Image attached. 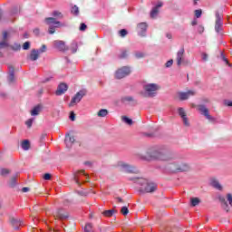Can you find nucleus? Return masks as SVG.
<instances>
[{"label":"nucleus","mask_w":232,"mask_h":232,"mask_svg":"<svg viewBox=\"0 0 232 232\" xmlns=\"http://www.w3.org/2000/svg\"><path fill=\"white\" fill-rule=\"evenodd\" d=\"M148 160H169V155L166 150L159 147H152L147 150Z\"/></svg>","instance_id":"f257e3e1"},{"label":"nucleus","mask_w":232,"mask_h":232,"mask_svg":"<svg viewBox=\"0 0 232 232\" xmlns=\"http://www.w3.org/2000/svg\"><path fill=\"white\" fill-rule=\"evenodd\" d=\"M136 184H139L140 186V193H153V191L157 190V184L153 182H150L146 179H137L135 180Z\"/></svg>","instance_id":"f03ea898"},{"label":"nucleus","mask_w":232,"mask_h":232,"mask_svg":"<svg viewBox=\"0 0 232 232\" xmlns=\"http://www.w3.org/2000/svg\"><path fill=\"white\" fill-rule=\"evenodd\" d=\"M45 24H48V32L51 34H55V28H61V26H63V24H61V22L57 21V19L53 17L45 18Z\"/></svg>","instance_id":"7ed1b4c3"},{"label":"nucleus","mask_w":232,"mask_h":232,"mask_svg":"<svg viewBox=\"0 0 232 232\" xmlns=\"http://www.w3.org/2000/svg\"><path fill=\"white\" fill-rule=\"evenodd\" d=\"M143 89L146 92L147 97H155L160 87L157 83H148L143 86Z\"/></svg>","instance_id":"20e7f679"},{"label":"nucleus","mask_w":232,"mask_h":232,"mask_svg":"<svg viewBox=\"0 0 232 232\" xmlns=\"http://www.w3.org/2000/svg\"><path fill=\"white\" fill-rule=\"evenodd\" d=\"M73 179L76 184L80 186L82 182H88L90 176L84 170H78L74 173Z\"/></svg>","instance_id":"39448f33"},{"label":"nucleus","mask_w":232,"mask_h":232,"mask_svg":"<svg viewBox=\"0 0 232 232\" xmlns=\"http://www.w3.org/2000/svg\"><path fill=\"white\" fill-rule=\"evenodd\" d=\"M84 95H86V90H81L80 92H78L74 97L71 100V102L69 103V106H75V104H79V102H81V101H82V97H84Z\"/></svg>","instance_id":"423d86ee"},{"label":"nucleus","mask_w":232,"mask_h":232,"mask_svg":"<svg viewBox=\"0 0 232 232\" xmlns=\"http://www.w3.org/2000/svg\"><path fill=\"white\" fill-rule=\"evenodd\" d=\"M118 168H121L125 173H137V169L124 161L118 162Z\"/></svg>","instance_id":"0eeeda50"},{"label":"nucleus","mask_w":232,"mask_h":232,"mask_svg":"<svg viewBox=\"0 0 232 232\" xmlns=\"http://www.w3.org/2000/svg\"><path fill=\"white\" fill-rule=\"evenodd\" d=\"M44 52H46V45L42 46V48L38 50L33 49L30 53L31 61H37L39 59V55L41 53H44Z\"/></svg>","instance_id":"6e6552de"},{"label":"nucleus","mask_w":232,"mask_h":232,"mask_svg":"<svg viewBox=\"0 0 232 232\" xmlns=\"http://www.w3.org/2000/svg\"><path fill=\"white\" fill-rule=\"evenodd\" d=\"M130 73H131L130 67H122L116 71L115 77L116 79H124V77L130 75Z\"/></svg>","instance_id":"1a4fd4ad"},{"label":"nucleus","mask_w":232,"mask_h":232,"mask_svg":"<svg viewBox=\"0 0 232 232\" xmlns=\"http://www.w3.org/2000/svg\"><path fill=\"white\" fill-rule=\"evenodd\" d=\"M198 110L200 111L201 115H204L206 119H208V121H210V122H215V118L209 115V110H208L206 106L198 105Z\"/></svg>","instance_id":"9d476101"},{"label":"nucleus","mask_w":232,"mask_h":232,"mask_svg":"<svg viewBox=\"0 0 232 232\" xmlns=\"http://www.w3.org/2000/svg\"><path fill=\"white\" fill-rule=\"evenodd\" d=\"M169 168H174V171H189V165L186 163H172L169 165Z\"/></svg>","instance_id":"9b49d317"},{"label":"nucleus","mask_w":232,"mask_h":232,"mask_svg":"<svg viewBox=\"0 0 232 232\" xmlns=\"http://www.w3.org/2000/svg\"><path fill=\"white\" fill-rule=\"evenodd\" d=\"M224 24V22H222V15L218 13V11L216 12V24H215V30L218 34H220L222 32V26Z\"/></svg>","instance_id":"f8f14e48"},{"label":"nucleus","mask_w":232,"mask_h":232,"mask_svg":"<svg viewBox=\"0 0 232 232\" xmlns=\"http://www.w3.org/2000/svg\"><path fill=\"white\" fill-rule=\"evenodd\" d=\"M178 113L179 117H181L183 121V124L185 126H189V121L188 120V116L186 115V111H184V108L180 107L178 109Z\"/></svg>","instance_id":"ddd939ff"},{"label":"nucleus","mask_w":232,"mask_h":232,"mask_svg":"<svg viewBox=\"0 0 232 232\" xmlns=\"http://www.w3.org/2000/svg\"><path fill=\"white\" fill-rule=\"evenodd\" d=\"M54 218H59L60 220H64L68 218V213L64 211V209L60 208L53 214Z\"/></svg>","instance_id":"4468645a"},{"label":"nucleus","mask_w":232,"mask_h":232,"mask_svg":"<svg viewBox=\"0 0 232 232\" xmlns=\"http://www.w3.org/2000/svg\"><path fill=\"white\" fill-rule=\"evenodd\" d=\"M137 28H138L139 35H140L141 37H144V35H146V31L148 30V24L140 23Z\"/></svg>","instance_id":"2eb2a0df"},{"label":"nucleus","mask_w":232,"mask_h":232,"mask_svg":"<svg viewBox=\"0 0 232 232\" xmlns=\"http://www.w3.org/2000/svg\"><path fill=\"white\" fill-rule=\"evenodd\" d=\"M177 64L178 66H180L181 64H184V47H181L179 52L177 53Z\"/></svg>","instance_id":"dca6fc26"},{"label":"nucleus","mask_w":232,"mask_h":232,"mask_svg":"<svg viewBox=\"0 0 232 232\" xmlns=\"http://www.w3.org/2000/svg\"><path fill=\"white\" fill-rule=\"evenodd\" d=\"M68 91V85L66 83H60L55 92L56 95H63Z\"/></svg>","instance_id":"f3484780"},{"label":"nucleus","mask_w":232,"mask_h":232,"mask_svg":"<svg viewBox=\"0 0 232 232\" xmlns=\"http://www.w3.org/2000/svg\"><path fill=\"white\" fill-rule=\"evenodd\" d=\"M53 46L54 48H56V50H59L60 52H64L65 50H68V48H66V44L63 41H54Z\"/></svg>","instance_id":"a211bd4d"},{"label":"nucleus","mask_w":232,"mask_h":232,"mask_svg":"<svg viewBox=\"0 0 232 232\" xmlns=\"http://www.w3.org/2000/svg\"><path fill=\"white\" fill-rule=\"evenodd\" d=\"M195 95V91H188L187 92H179V97L180 101H187L189 97H193Z\"/></svg>","instance_id":"6ab92c4d"},{"label":"nucleus","mask_w":232,"mask_h":232,"mask_svg":"<svg viewBox=\"0 0 232 232\" xmlns=\"http://www.w3.org/2000/svg\"><path fill=\"white\" fill-rule=\"evenodd\" d=\"M162 2H158L157 5L151 10L150 17L151 19H155L159 14V8H162Z\"/></svg>","instance_id":"aec40b11"},{"label":"nucleus","mask_w":232,"mask_h":232,"mask_svg":"<svg viewBox=\"0 0 232 232\" xmlns=\"http://www.w3.org/2000/svg\"><path fill=\"white\" fill-rule=\"evenodd\" d=\"M3 39H4V41L0 43V49L6 48V46H8V43L6 42V39H8V32L5 31L3 33ZM0 57H3L2 53H0Z\"/></svg>","instance_id":"412c9836"},{"label":"nucleus","mask_w":232,"mask_h":232,"mask_svg":"<svg viewBox=\"0 0 232 232\" xmlns=\"http://www.w3.org/2000/svg\"><path fill=\"white\" fill-rule=\"evenodd\" d=\"M41 111H43V104H37L36 106H34L32 109L31 115H32V117H35V116L39 115V113H41Z\"/></svg>","instance_id":"4be33fe9"},{"label":"nucleus","mask_w":232,"mask_h":232,"mask_svg":"<svg viewBox=\"0 0 232 232\" xmlns=\"http://www.w3.org/2000/svg\"><path fill=\"white\" fill-rule=\"evenodd\" d=\"M75 142V138L70 134L65 136V144L67 148H72V144Z\"/></svg>","instance_id":"5701e85b"},{"label":"nucleus","mask_w":232,"mask_h":232,"mask_svg":"<svg viewBox=\"0 0 232 232\" xmlns=\"http://www.w3.org/2000/svg\"><path fill=\"white\" fill-rule=\"evenodd\" d=\"M210 185L212 186V188H215L216 189H218L219 191H221V189H222V185H220L218 180H217L216 179H210Z\"/></svg>","instance_id":"b1692460"},{"label":"nucleus","mask_w":232,"mask_h":232,"mask_svg":"<svg viewBox=\"0 0 232 232\" xmlns=\"http://www.w3.org/2000/svg\"><path fill=\"white\" fill-rule=\"evenodd\" d=\"M21 146H22V150H24V151H27V150H30V140H23L21 143Z\"/></svg>","instance_id":"393cba45"},{"label":"nucleus","mask_w":232,"mask_h":232,"mask_svg":"<svg viewBox=\"0 0 232 232\" xmlns=\"http://www.w3.org/2000/svg\"><path fill=\"white\" fill-rule=\"evenodd\" d=\"M108 115V110L102 109L98 111V117H106Z\"/></svg>","instance_id":"a878e982"},{"label":"nucleus","mask_w":232,"mask_h":232,"mask_svg":"<svg viewBox=\"0 0 232 232\" xmlns=\"http://www.w3.org/2000/svg\"><path fill=\"white\" fill-rule=\"evenodd\" d=\"M121 119L123 122H125L126 124H129V126H131V124H133V121L126 116H122Z\"/></svg>","instance_id":"bb28decb"},{"label":"nucleus","mask_w":232,"mask_h":232,"mask_svg":"<svg viewBox=\"0 0 232 232\" xmlns=\"http://www.w3.org/2000/svg\"><path fill=\"white\" fill-rule=\"evenodd\" d=\"M190 202L193 207L198 206V204H200V199L198 198H192Z\"/></svg>","instance_id":"cd10ccee"},{"label":"nucleus","mask_w":232,"mask_h":232,"mask_svg":"<svg viewBox=\"0 0 232 232\" xmlns=\"http://www.w3.org/2000/svg\"><path fill=\"white\" fill-rule=\"evenodd\" d=\"M119 57L120 59H126V57H128V51H126L125 49H122L121 51Z\"/></svg>","instance_id":"c85d7f7f"},{"label":"nucleus","mask_w":232,"mask_h":232,"mask_svg":"<svg viewBox=\"0 0 232 232\" xmlns=\"http://www.w3.org/2000/svg\"><path fill=\"white\" fill-rule=\"evenodd\" d=\"M52 14L53 17H56V19H63V13L59 11H53Z\"/></svg>","instance_id":"c756f323"},{"label":"nucleus","mask_w":232,"mask_h":232,"mask_svg":"<svg viewBox=\"0 0 232 232\" xmlns=\"http://www.w3.org/2000/svg\"><path fill=\"white\" fill-rule=\"evenodd\" d=\"M71 14H73V15H79V7L77 5L72 6Z\"/></svg>","instance_id":"7c9ffc66"},{"label":"nucleus","mask_w":232,"mask_h":232,"mask_svg":"<svg viewBox=\"0 0 232 232\" xmlns=\"http://www.w3.org/2000/svg\"><path fill=\"white\" fill-rule=\"evenodd\" d=\"M113 213H114V210L110 209V210L103 211L102 215H104V217H113Z\"/></svg>","instance_id":"2f4dec72"},{"label":"nucleus","mask_w":232,"mask_h":232,"mask_svg":"<svg viewBox=\"0 0 232 232\" xmlns=\"http://www.w3.org/2000/svg\"><path fill=\"white\" fill-rule=\"evenodd\" d=\"M136 59H142V57H146V53L142 52H136L135 53Z\"/></svg>","instance_id":"473e14b6"},{"label":"nucleus","mask_w":232,"mask_h":232,"mask_svg":"<svg viewBox=\"0 0 232 232\" xmlns=\"http://www.w3.org/2000/svg\"><path fill=\"white\" fill-rule=\"evenodd\" d=\"M121 213L124 215V217H126V215H128V213H130V210L128 209V207H122L121 209Z\"/></svg>","instance_id":"72a5a7b5"},{"label":"nucleus","mask_w":232,"mask_h":232,"mask_svg":"<svg viewBox=\"0 0 232 232\" xmlns=\"http://www.w3.org/2000/svg\"><path fill=\"white\" fill-rule=\"evenodd\" d=\"M12 50L14 52H18V50H21V44H14V45L11 46Z\"/></svg>","instance_id":"f704fd0d"},{"label":"nucleus","mask_w":232,"mask_h":232,"mask_svg":"<svg viewBox=\"0 0 232 232\" xmlns=\"http://www.w3.org/2000/svg\"><path fill=\"white\" fill-rule=\"evenodd\" d=\"M218 200L221 202V204H223V206L227 207V202H226V198H224L223 196H219Z\"/></svg>","instance_id":"c9c22d12"},{"label":"nucleus","mask_w":232,"mask_h":232,"mask_svg":"<svg viewBox=\"0 0 232 232\" xmlns=\"http://www.w3.org/2000/svg\"><path fill=\"white\" fill-rule=\"evenodd\" d=\"M121 37H126V35H128V31L126 29H121L119 32Z\"/></svg>","instance_id":"e433bc0d"},{"label":"nucleus","mask_w":232,"mask_h":232,"mask_svg":"<svg viewBox=\"0 0 232 232\" xmlns=\"http://www.w3.org/2000/svg\"><path fill=\"white\" fill-rule=\"evenodd\" d=\"M85 232H92V223H87L84 227Z\"/></svg>","instance_id":"4c0bfd02"},{"label":"nucleus","mask_w":232,"mask_h":232,"mask_svg":"<svg viewBox=\"0 0 232 232\" xmlns=\"http://www.w3.org/2000/svg\"><path fill=\"white\" fill-rule=\"evenodd\" d=\"M202 15V10L201 9H197L195 10V17L198 19Z\"/></svg>","instance_id":"58836bf2"},{"label":"nucleus","mask_w":232,"mask_h":232,"mask_svg":"<svg viewBox=\"0 0 232 232\" xmlns=\"http://www.w3.org/2000/svg\"><path fill=\"white\" fill-rule=\"evenodd\" d=\"M8 173H10L8 169H1V175H3V177H5V175H8Z\"/></svg>","instance_id":"ea45409f"},{"label":"nucleus","mask_w":232,"mask_h":232,"mask_svg":"<svg viewBox=\"0 0 232 232\" xmlns=\"http://www.w3.org/2000/svg\"><path fill=\"white\" fill-rule=\"evenodd\" d=\"M227 200L232 208V195L231 194H227Z\"/></svg>","instance_id":"a19ab883"},{"label":"nucleus","mask_w":232,"mask_h":232,"mask_svg":"<svg viewBox=\"0 0 232 232\" xmlns=\"http://www.w3.org/2000/svg\"><path fill=\"white\" fill-rule=\"evenodd\" d=\"M52 179V174L46 173L44 175V180H50Z\"/></svg>","instance_id":"79ce46f5"},{"label":"nucleus","mask_w":232,"mask_h":232,"mask_svg":"<svg viewBox=\"0 0 232 232\" xmlns=\"http://www.w3.org/2000/svg\"><path fill=\"white\" fill-rule=\"evenodd\" d=\"M30 48V42H25L23 45L24 50H28Z\"/></svg>","instance_id":"37998d69"},{"label":"nucleus","mask_w":232,"mask_h":232,"mask_svg":"<svg viewBox=\"0 0 232 232\" xmlns=\"http://www.w3.org/2000/svg\"><path fill=\"white\" fill-rule=\"evenodd\" d=\"M122 101H127L128 102H131L133 101V97L126 96L122 99Z\"/></svg>","instance_id":"c03bdc74"},{"label":"nucleus","mask_w":232,"mask_h":232,"mask_svg":"<svg viewBox=\"0 0 232 232\" xmlns=\"http://www.w3.org/2000/svg\"><path fill=\"white\" fill-rule=\"evenodd\" d=\"M86 28H87L86 24H81V25H80L81 32H84V30H86Z\"/></svg>","instance_id":"a18cd8bd"},{"label":"nucleus","mask_w":232,"mask_h":232,"mask_svg":"<svg viewBox=\"0 0 232 232\" xmlns=\"http://www.w3.org/2000/svg\"><path fill=\"white\" fill-rule=\"evenodd\" d=\"M170 66H173V60H169L166 63V67L169 68Z\"/></svg>","instance_id":"49530a36"},{"label":"nucleus","mask_w":232,"mask_h":232,"mask_svg":"<svg viewBox=\"0 0 232 232\" xmlns=\"http://www.w3.org/2000/svg\"><path fill=\"white\" fill-rule=\"evenodd\" d=\"M198 32L199 34H203V33H204V26L199 25V26L198 27Z\"/></svg>","instance_id":"de8ad7c7"},{"label":"nucleus","mask_w":232,"mask_h":232,"mask_svg":"<svg viewBox=\"0 0 232 232\" xmlns=\"http://www.w3.org/2000/svg\"><path fill=\"white\" fill-rule=\"evenodd\" d=\"M69 118L71 119V121H75V113H74L73 111H72V112L70 113Z\"/></svg>","instance_id":"09e8293b"},{"label":"nucleus","mask_w":232,"mask_h":232,"mask_svg":"<svg viewBox=\"0 0 232 232\" xmlns=\"http://www.w3.org/2000/svg\"><path fill=\"white\" fill-rule=\"evenodd\" d=\"M33 34H34V35H36V36L39 35V34H40L39 29L38 28L34 29Z\"/></svg>","instance_id":"8fccbe9b"},{"label":"nucleus","mask_w":232,"mask_h":232,"mask_svg":"<svg viewBox=\"0 0 232 232\" xmlns=\"http://www.w3.org/2000/svg\"><path fill=\"white\" fill-rule=\"evenodd\" d=\"M73 49H72V53H75L77 52V44H72Z\"/></svg>","instance_id":"3c124183"},{"label":"nucleus","mask_w":232,"mask_h":232,"mask_svg":"<svg viewBox=\"0 0 232 232\" xmlns=\"http://www.w3.org/2000/svg\"><path fill=\"white\" fill-rule=\"evenodd\" d=\"M202 60L203 61H208V54L207 53H202Z\"/></svg>","instance_id":"603ef678"},{"label":"nucleus","mask_w":232,"mask_h":232,"mask_svg":"<svg viewBox=\"0 0 232 232\" xmlns=\"http://www.w3.org/2000/svg\"><path fill=\"white\" fill-rule=\"evenodd\" d=\"M198 23V22L197 21V19H194V20L192 21L191 24H192V26H197Z\"/></svg>","instance_id":"864d4df0"},{"label":"nucleus","mask_w":232,"mask_h":232,"mask_svg":"<svg viewBox=\"0 0 232 232\" xmlns=\"http://www.w3.org/2000/svg\"><path fill=\"white\" fill-rule=\"evenodd\" d=\"M23 193H26L27 191H29L28 188H22Z\"/></svg>","instance_id":"5fc2aeb1"},{"label":"nucleus","mask_w":232,"mask_h":232,"mask_svg":"<svg viewBox=\"0 0 232 232\" xmlns=\"http://www.w3.org/2000/svg\"><path fill=\"white\" fill-rule=\"evenodd\" d=\"M11 222L13 226H15V224H19V222H17V220L15 219H13Z\"/></svg>","instance_id":"6e6d98bb"},{"label":"nucleus","mask_w":232,"mask_h":232,"mask_svg":"<svg viewBox=\"0 0 232 232\" xmlns=\"http://www.w3.org/2000/svg\"><path fill=\"white\" fill-rule=\"evenodd\" d=\"M53 77L46 78L44 82H48L49 81H52Z\"/></svg>","instance_id":"4d7b16f0"},{"label":"nucleus","mask_w":232,"mask_h":232,"mask_svg":"<svg viewBox=\"0 0 232 232\" xmlns=\"http://www.w3.org/2000/svg\"><path fill=\"white\" fill-rule=\"evenodd\" d=\"M225 104H226L227 106H232V102H226Z\"/></svg>","instance_id":"13d9d810"},{"label":"nucleus","mask_w":232,"mask_h":232,"mask_svg":"<svg viewBox=\"0 0 232 232\" xmlns=\"http://www.w3.org/2000/svg\"><path fill=\"white\" fill-rule=\"evenodd\" d=\"M222 57H223V61L225 62V63H227V60L226 59V56H223V54H222Z\"/></svg>","instance_id":"bf43d9fd"},{"label":"nucleus","mask_w":232,"mask_h":232,"mask_svg":"<svg viewBox=\"0 0 232 232\" xmlns=\"http://www.w3.org/2000/svg\"><path fill=\"white\" fill-rule=\"evenodd\" d=\"M84 164L85 166H91L92 163L90 161H86Z\"/></svg>","instance_id":"052dcab7"},{"label":"nucleus","mask_w":232,"mask_h":232,"mask_svg":"<svg viewBox=\"0 0 232 232\" xmlns=\"http://www.w3.org/2000/svg\"><path fill=\"white\" fill-rule=\"evenodd\" d=\"M168 39H171V34H167Z\"/></svg>","instance_id":"680f3d73"},{"label":"nucleus","mask_w":232,"mask_h":232,"mask_svg":"<svg viewBox=\"0 0 232 232\" xmlns=\"http://www.w3.org/2000/svg\"><path fill=\"white\" fill-rule=\"evenodd\" d=\"M25 124H26V126L30 127V121H27L25 122Z\"/></svg>","instance_id":"e2e57ef3"},{"label":"nucleus","mask_w":232,"mask_h":232,"mask_svg":"<svg viewBox=\"0 0 232 232\" xmlns=\"http://www.w3.org/2000/svg\"><path fill=\"white\" fill-rule=\"evenodd\" d=\"M33 122H34V119H30V126H32Z\"/></svg>","instance_id":"0e129e2a"},{"label":"nucleus","mask_w":232,"mask_h":232,"mask_svg":"<svg viewBox=\"0 0 232 232\" xmlns=\"http://www.w3.org/2000/svg\"><path fill=\"white\" fill-rule=\"evenodd\" d=\"M117 200H118V202H122V198H118Z\"/></svg>","instance_id":"69168bd1"},{"label":"nucleus","mask_w":232,"mask_h":232,"mask_svg":"<svg viewBox=\"0 0 232 232\" xmlns=\"http://www.w3.org/2000/svg\"><path fill=\"white\" fill-rule=\"evenodd\" d=\"M198 0H194V5H197V2H198Z\"/></svg>","instance_id":"338daca9"}]
</instances>
